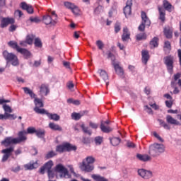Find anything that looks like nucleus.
I'll return each instance as SVG.
<instances>
[{
	"instance_id": "5fc2aeb1",
	"label": "nucleus",
	"mask_w": 181,
	"mask_h": 181,
	"mask_svg": "<svg viewBox=\"0 0 181 181\" xmlns=\"http://www.w3.org/2000/svg\"><path fill=\"white\" fill-rule=\"evenodd\" d=\"M121 30V24L119 23H116L115 25V33H118Z\"/></svg>"
},
{
	"instance_id": "a19ab883",
	"label": "nucleus",
	"mask_w": 181,
	"mask_h": 181,
	"mask_svg": "<svg viewBox=\"0 0 181 181\" xmlns=\"http://www.w3.org/2000/svg\"><path fill=\"white\" fill-rule=\"evenodd\" d=\"M44 167H45V169L47 170V172L49 170H52V168H53V161L52 160H49L44 165Z\"/></svg>"
},
{
	"instance_id": "3c124183",
	"label": "nucleus",
	"mask_w": 181,
	"mask_h": 181,
	"mask_svg": "<svg viewBox=\"0 0 181 181\" xmlns=\"http://www.w3.org/2000/svg\"><path fill=\"white\" fill-rule=\"evenodd\" d=\"M36 128L30 127L27 129V134H36Z\"/></svg>"
},
{
	"instance_id": "72a5a7b5",
	"label": "nucleus",
	"mask_w": 181,
	"mask_h": 181,
	"mask_svg": "<svg viewBox=\"0 0 181 181\" xmlns=\"http://www.w3.org/2000/svg\"><path fill=\"white\" fill-rule=\"evenodd\" d=\"M91 177L95 181H108L107 179H106L105 177H104L100 175L93 174L91 175Z\"/></svg>"
},
{
	"instance_id": "9b49d317",
	"label": "nucleus",
	"mask_w": 181,
	"mask_h": 181,
	"mask_svg": "<svg viewBox=\"0 0 181 181\" xmlns=\"http://www.w3.org/2000/svg\"><path fill=\"white\" fill-rule=\"evenodd\" d=\"M123 12L127 18V16L131 15L132 12V0H127L126 2V6L123 9Z\"/></svg>"
},
{
	"instance_id": "c756f323",
	"label": "nucleus",
	"mask_w": 181,
	"mask_h": 181,
	"mask_svg": "<svg viewBox=\"0 0 181 181\" xmlns=\"http://www.w3.org/2000/svg\"><path fill=\"white\" fill-rule=\"evenodd\" d=\"M100 129L102 132H105V134H108L111 132V131H112V129L111 127L105 126V124H104V122H101L100 124Z\"/></svg>"
},
{
	"instance_id": "a878e982",
	"label": "nucleus",
	"mask_w": 181,
	"mask_h": 181,
	"mask_svg": "<svg viewBox=\"0 0 181 181\" xmlns=\"http://www.w3.org/2000/svg\"><path fill=\"white\" fill-rule=\"evenodd\" d=\"M35 135L37 138H40L41 139H45V136L46 135V132L45 129H38L35 132Z\"/></svg>"
},
{
	"instance_id": "dca6fc26",
	"label": "nucleus",
	"mask_w": 181,
	"mask_h": 181,
	"mask_svg": "<svg viewBox=\"0 0 181 181\" xmlns=\"http://www.w3.org/2000/svg\"><path fill=\"white\" fill-rule=\"evenodd\" d=\"M42 21L45 25H51V26H55L56 23H57L56 21L54 20L52 21V17L49 15L44 16L42 18Z\"/></svg>"
},
{
	"instance_id": "393cba45",
	"label": "nucleus",
	"mask_w": 181,
	"mask_h": 181,
	"mask_svg": "<svg viewBox=\"0 0 181 181\" xmlns=\"http://www.w3.org/2000/svg\"><path fill=\"white\" fill-rule=\"evenodd\" d=\"M115 70L118 76H124V69L118 64L113 63Z\"/></svg>"
},
{
	"instance_id": "e433bc0d",
	"label": "nucleus",
	"mask_w": 181,
	"mask_h": 181,
	"mask_svg": "<svg viewBox=\"0 0 181 181\" xmlns=\"http://www.w3.org/2000/svg\"><path fill=\"white\" fill-rule=\"evenodd\" d=\"M83 115H84L83 114H80V113H77V112H73L71 115V119H74V121H78L81 117H83Z\"/></svg>"
},
{
	"instance_id": "c9c22d12",
	"label": "nucleus",
	"mask_w": 181,
	"mask_h": 181,
	"mask_svg": "<svg viewBox=\"0 0 181 181\" xmlns=\"http://www.w3.org/2000/svg\"><path fill=\"white\" fill-rule=\"evenodd\" d=\"M119 142H121V139L119 137H113L110 139V143L113 146H117L119 145Z\"/></svg>"
},
{
	"instance_id": "6e6d98bb",
	"label": "nucleus",
	"mask_w": 181,
	"mask_h": 181,
	"mask_svg": "<svg viewBox=\"0 0 181 181\" xmlns=\"http://www.w3.org/2000/svg\"><path fill=\"white\" fill-rule=\"evenodd\" d=\"M171 87H174L175 88V89L173 90V93L174 94H179V88H177L176 87V84L175 83V82H173V81L171 82Z\"/></svg>"
},
{
	"instance_id": "a18cd8bd",
	"label": "nucleus",
	"mask_w": 181,
	"mask_h": 181,
	"mask_svg": "<svg viewBox=\"0 0 181 181\" xmlns=\"http://www.w3.org/2000/svg\"><path fill=\"white\" fill-rule=\"evenodd\" d=\"M64 5L67 8V9H71V11L72 10L73 8H74V6H76L74 4L70 3L69 1L64 2Z\"/></svg>"
},
{
	"instance_id": "9d476101",
	"label": "nucleus",
	"mask_w": 181,
	"mask_h": 181,
	"mask_svg": "<svg viewBox=\"0 0 181 181\" xmlns=\"http://www.w3.org/2000/svg\"><path fill=\"white\" fill-rule=\"evenodd\" d=\"M15 23V19L12 18H3L1 21L0 27L4 29L6 28L8 25H13Z\"/></svg>"
},
{
	"instance_id": "5701e85b",
	"label": "nucleus",
	"mask_w": 181,
	"mask_h": 181,
	"mask_svg": "<svg viewBox=\"0 0 181 181\" xmlns=\"http://www.w3.org/2000/svg\"><path fill=\"white\" fill-rule=\"evenodd\" d=\"M49 128H50V129H52V131H63V128H62L60 125L55 124L54 122L49 123Z\"/></svg>"
},
{
	"instance_id": "8fccbe9b",
	"label": "nucleus",
	"mask_w": 181,
	"mask_h": 181,
	"mask_svg": "<svg viewBox=\"0 0 181 181\" xmlns=\"http://www.w3.org/2000/svg\"><path fill=\"white\" fill-rule=\"evenodd\" d=\"M96 45L100 50H103L104 49V43L103 41L98 40L96 41Z\"/></svg>"
},
{
	"instance_id": "f03ea898",
	"label": "nucleus",
	"mask_w": 181,
	"mask_h": 181,
	"mask_svg": "<svg viewBox=\"0 0 181 181\" xmlns=\"http://www.w3.org/2000/svg\"><path fill=\"white\" fill-rule=\"evenodd\" d=\"M163 152H165V145L162 144L154 143L149 147L148 153L152 158H158Z\"/></svg>"
},
{
	"instance_id": "ddd939ff",
	"label": "nucleus",
	"mask_w": 181,
	"mask_h": 181,
	"mask_svg": "<svg viewBox=\"0 0 181 181\" xmlns=\"http://www.w3.org/2000/svg\"><path fill=\"white\" fill-rule=\"evenodd\" d=\"M80 168L81 170H83L84 172H91L92 170H94V165H93V164H88L86 163V161L82 162Z\"/></svg>"
},
{
	"instance_id": "680f3d73",
	"label": "nucleus",
	"mask_w": 181,
	"mask_h": 181,
	"mask_svg": "<svg viewBox=\"0 0 181 181\" xmlns=\"http://www.w3.org/2000/svg\"><path fill=\"white\" fill-rule=\"evenodd\" d=\"M18 26H16V25L11 24V25L8 28V30L9 32H15Z\"/></svg>"
},
{
	"instance_id": "6ab92c4d",
	"label": "nucleus",
	"mask_w": 181,
	"mask_h": 181,
	"mask_svg": "<svg viewBox=\"0 0 181 181\" xmlns=\"http://www.w3.org/2000/svg\"><path fill=\"white\" fill-rule=\"evenodd\" d=\"M98 73H99L100 77L104 80V81L106 83V87H108L109 83H108V74L107 72L103 69H99L98 71Z\"/></svg>"
},
{
	"instance_id": "79ce46f5",
	"label": "nucleus",
	"mask_w": 181,
	"mask_h": 181,
	"mask_svg": "<svg viewBox=\"0 0 181 181\" xmlns=\"http://www.w3.org/2000/svg\"><path fill=\"white\" fill-rule=\"evenodd\" d=\"M81 128L82 129V131L85 134H88V135H91V134H92L91 130H89L88 127H86V125L84 124H82L81 125Z\"/></svg>"
},
{
	"instance_id": "58836bf2",
	"label": "nucleus",
	"mask_w": 181,
	"mask_h": 181,
	"mask_svg": "<svg viewBox=\"0 0 181 181\" xmlns=\"http://www.w3.org/2000/svg\"><path fill=\"white\" fill-rule=\"evenodd\" d=\"M159 39L157 37H154L151 41L150 42L151 46H153V47H158L159 45Z\"/></svg>"
},
{
	"instance_id": "412c9836",
	"label": "nucleus",
	"mask_w": 181,
	"mask_h": 181,
	"mask_svg": "<svg viewBox=\"0 0 181 181\" xmlns=\"http://www.w3.org/2000/svg\"><path fill=\"white\" fill-rule=\"evenodd\" d=\"M136 158L141 162H148V160H151V156L146 154H137Z\"/></svg>"
},
{
	"instance_id": "2f4dec72",
	"label": "nucleus",
	"mask_w": 181,
	"mask_h": 181,
	"mask_svg": "<svg viewBox=\"0 0 181 181\" xmlns=\"http://www.w3.org/2000/svg\"><path fill=\"white\" fill-rule=\"evenodd\" d=\"M164 35L167 39H172V36H173V30L170 28H165Z\"/></svg>"
},
{
	"instance_id": "37998d69",
	"label": "nucleus",
	"mask_w": 181,
	"mask_h": 181,
	"mask_svg": "<svg viewBox=\"0 0 181 181\" xmlns=\"http://www.w3.org/2000/svg\"><path fill=\"white\" fill-rule=\"evenodd\" d=\"M29 21L30 22H32L34 23H40V22H42V20H40L39 17H30Z\"/></svg>"
},
{
	"instance_id": "774afa93",
	"label": "nucleus",
	"mask_w": 181,
	"mask_h": 181,
	"mask_svg": "<svg viewBox=\"0 0 181 181\" xmlns=\"http://www.w3.org/2000/svg\"><path fill=\"white\" fill-rule=\"evenodd\" d=\"M177 53H178V59H179L180 64L181 66V49H178Z\"/></svg>"
},
{
	"instance_id": "7c9ffc66",
	"label": "nucleus",
	"mask_w": 181,
	"mask_h": 181,
	"mask_svg": "<svg viewBox=\"0 0 181 181\" xmlns=\"http://www.w3.org/2000/svg\"><path fill=\"white\" fill-rule=\"evenodd\" d=\"M35 37V36L33 34L28 35L25 37V42L27 45H33V40L35 41L36 39Z\"/></svg>"
},
{
	"instance_id": "338daca9",
	"label": "nucleus",
	"mask_w": 181,
	"mask_h": 181,
	"mask_svg": "<svg viewBox=\"0 0 181 181\" xmlns=\"http://www.w3.org/2000/svg\"><path fill=\"white\" fill-rule=\"evenodd\" d=\"M127 148H135V144L133 142L127 141Z\"/></svg>"
},
{
	"instance_id": "e2e57ef3",
	"label": "nucleus",
	"mask_w": 181,
	"mask_h": 181,
	"mask_svg": "<svg viewBox=\"0 0 181 181\" xmlns=\"http://www.w3.org/2000/svg\"><path fill=\"white\" fill-rule=\"evenodd\" d=\"M153 135L155 138H156L158 141H160V142H163V139H162V137H160V136L158 134V133L154 132Z\"/></svg>"
},
{
	"instance_id": "de8ad7c7",
	"label": "nucleus",
	"mask_w": 181,
	"mask_h": 181,
	"mask_svg": "<svg viewBox=\"0 0 181 181\" xmlns=\"http://www.w3.org/2000/svg\"><path fill=\"white\" fill-rule=\"evenodd\" d=\"M95 159H94L93 157L92 156H89L86 158V163L90 164V165H93V162H95Z\"/></svg>"
},
{
	"instance_id": "4be33fe9",
	"label": "nucleus",
	"mask_w": 181,
	"mask_h": 181,
	"mask_svg": "<svg viewBox=\"0 0 181 181\" xmlns=\"http://www.w3.org/2000/svg\"><path fill=\"white\" fill-rule=\"evenodd\" d=\"M141 56H142V62L144 64H146L148 63V60H149V52L147 50H143L141 52Z\"/></svg>"
},
{
	"instance_id": "0eeeda50",
	"label": "nucleus",
	"mask_w": 181,
	"mask_h": 181,
	"mask_svg": "<svg viewBox=\"0 0 181 181\" xmlns=\"http://www.w3.org/2000/svg\"><path fill=\"white\" fill-rule=\"evenodd\" d=\"M163 60L168 73H170V74H173V57L172 55H168L164 57Z\"/></svg>"
},
{
	"instance_id": "c03bdc74",
	"label": "nucleus",
	"mask_w": 181,
	"mask_h": 181,
	"mask_svg": "<svg viewBox=\"0 0 181 181\" xmlns=\"http://www.w3.org/2000/svg\"><path fill=\"white\" fill-rule=\"evenodd\" d=\"M103 136H98L95 138V144L96 145H101V144H103Z\"/></svg>"
},
{
	"instance_id": "c85d7f7f",
	"label": "nucleus",
	"mask_w": 181,
	"mask_h": 181,
	"mask_svg": "<svg viewBox=\"0 0 181 181\" xmlns=\"http://www.w3.org/2000/svg\"><path fill=\"white\" fill-rule=\"evenodd\" d=\"M23 90L25 94H28L31 98H34V99L37 98L36 94H35L33 93V91H32V90H30L29 88L24 87V88H23Z\"/></svg>"
},
{
	"instance_id": "052dcab7",
	"label": "nucleus",
	"mask_w": 181,
	"mask_h": 181,
	"mask_svg": "<svg viewBox=\"0 0 181 181\" xmlns=\"http://www.w3.org/2000/svg\"><path fill=\"white\" fill-rule=\"evenodd\" d=\"M71 11L73 12V13H74V15H78V12L80 11L78 10V7H77L76 6H74Z\"/></svg>"
},
{
	"instance_id": "423d86ee",
	"label": "nucleus",
	"mask_w": 181,
	"mask_h": 181,
	"mask_svg": "<svg viewBox=\"0 0 181 181\" xmlns=\"http://www.w3.org/2000/svg\"><path fill=\"white\" fill-rule=\"evenodd\" d=\"M54 172H57L58 173H61V177H65V179H70L71 175L69 173V170L66 168L63 165L58 164L54 168Z\"/></svg>"
},
{
	"instance_id": "f704fd0d",
	"label": "nucleus",
	"mask_w": 181,
	"mask_h": 181,
	"mask_svg": "<svg viewBox=\"0 0 181 181\" xmlns=\"http://www.w3.org/2000/svg\"><path fill=\"white\" fill-rule=\"evenodd\" d=\"M8 46H10V47H11L12 49H14L18 52H19V50L21 49V47H19V45H18V42L15 41L8 42Z\"/></svg>"
},
{
	"instance_id": "a211bd4d",
	"label": "nucleus",
	"mask_w": 181,
	"mask_h": 181,
	"mask_svg": "<svg viewBox=\"0 0 181 181\" xmlns=\"http://www.w3.org/2000/svg\"><path fill=\"white\" fill-rule=\"evenodd\" d=\"M166 121L168 124H170L171 125H178L180 126V122L177 121L175 118H173L171 115H168L166 116Z\"/></svg>"
},
{
	"instance_id": "bf43d9fd",
	"label": "nucleus",
	"mask_w": 181,
	"mask_h": 181,
	"mask_svg": "<svg viewBox=\"0 0 181 181\" xmlns=\"http://www.w3.org/2000/svg\"><path fill=\"white\" fill-rule=\"evenodd\" d=\"M165 105L168 108H172V105H173V102L172 100H166Z\"/></svg>"
},
{
	"instance_id": "20e7f679",
	"label": "nucleus",
	"mask_w": 181,
	"mask_h": 181,
	"mask_svg": "<svg viewBox=\"0 0 181 181\" xmlns=\"http://www.w3.org/2000/svg\"><path fill=\"white\" fill-rule=\"evenodd\" d=\"M77 147L76 146H73L69 143H64L61 145H58L56 147V152H59V153H63V152H70L71 151H76Z\"/></svg>"
},
{
	"instance_id": "4468645a",
	"label": "nucleus",
	"mask_w": 181,
	"mask_h": 181,
	"mask_svg": "<svg viewBox=\"0 0 181 181\" xmlns=\"http://www.w3.org/2000/svg\"><path fill=\"white\" fill-rule=\"evenodd\" d=\"M50 93V90L49 89V85L42 83L40 86V95H47Z\"/></svg>"
},
{
	"instance_id": "ea45409f",
	"label": "nucleus",
	"mask_w": 181,
	"mask_h": 181,
	"mask_svg": "<svg viewBox=\"0 0 181 181\" xmlns=\"http://www.w3.org/2000/svg\"><path fill=\"white\" fill-rule=\"evenodd\" d=\"M34 45L35 47H38L40 49H41V47H42L43 46V44L42 43V40L39 37H37L34 40Z\"/></svg>"
},
{
	"instance_id": "2eb2a0df",
	"label": "nucleus",
	"mask_w": 181,
	"mask_h": 181,
	"mask_svg": "<svg viewBox=\"0 0 181 181\" xmlns=\"http://www.w3.org/2000/svg\"><path fill=\"white\" fill-rule=\"evenodd\" d=\"M20 8L23 11H26L28 13H33V7L30 4H26V2H21L20 4Z\"/></svg>"
},
{
	"instance_id": "69168bd1",
	"label": "nucleus",
	"mask_w": 181,
	"mask_h": 181,
	"mask_svg": "<svg viewBox=\"0 0 181 181\" xmlns=\"http://www.w3.org/2000/svg\"><path fill=\"white\" fill-rule=\"evenodd\" d=\"M180 77H181L180 73H177V74H174V81H177V80H179V78H180Z\"/></svg>"
},
{
	"instance_id": "39448f33",
	"label": "nucleus",
	"mask_w": 181,
	"mask_h": 181,
	"mask_svg": "<svg viewBox=\"0 0 181 181\" xmlns=\"http://www.w3.org/2000/svg\"><path fill=\"white\" fill-rule=\"evenodd\" d=\"M141 23L139 25L138 30L139 32H145V26H151V20L148 18L146 13L145 11H141Z\"/></svg>"
},
{
	"instance_id": "473e14b6",
	"label": "nucleus",
	"mask_w": 181,
	"mask_h": 181,
	"mask_svg": "<svg viewBox=\"0 0 181 181\" xmlns=\"http://www.w3.org/2000/svg\"><path fill=\"white\" fill-rule=\"evenodd\" d=\"M158 11H159V19L161 21V22H165V15L166 13H165V10L162 7H158Z\"/></svg>"
},
{
	"instance_id": "f3484780",
	"label": "nucleus",
	"mask_w": 181,
	"mask_h": 181,
	"mask_svg": "<svg viewBox=\"0 0 181 181\" xmlns=\"http://www.w3.org/2000/svg\"><path fill=\"white\" fill-rule=\"evenodd\" d=\"M131 39V33L128 30V28L124 27L123 28V34L122 35V42H127V40Z\"/></svg>"
},
{
	"instance_id": "7ed1b4c3",
	"label": "nucleus",
	"mask_w": 181,
	"mask_h": 181,
	"mask_svg": "<svg viewBox=\"0 0 181 181\" xmlns=\"http://www.w3.org/2000/svg\"><path fill=\"white\" fill-rule=\"evenodd\" d=\"M3 57L8 63L11 62L12 66H19V59L13 53H9L5 50L3 52Z\"/></svg>"
},
{
	"instance_id": "864d4df0",
	"label": "nucleus",
	"mask_w": 181,
	"mask_h": 181,
	"mask_svg": "<svg viewBox=\"0 0 181 181\" xmlns=\"http://www.w3.org/2000/svg\"><path fill=\"white\" fill-rule=\"evenodd\" d=\"M170 50L171 46H170V42L169 41H165L164 43V50Z\"/></svg>"
},
{
	"instance_id": "0e129e2a",
	"label": "nucleus",
	"mask_w": 181,
	"mask_h": 181,
	"mask_svg": "<svg viewBox=\"0 0 181 181\" xmlns=\"http://www.w3.org/2000/svg\"><path fill=\"white\" fill-rule=\"evenodd\" d=\"M89 126L91 127L93 129H97V128H98V124H97L93 122H90L89 123Z\"/></svg>"
},
{
	"instance_id": "6e6552de",
	"label": "nucleus",
	"mask_w": 181,
	"mask_h": 181,
	"mask_svg": "<svg viewBox=\"0 0 181 181\" xmlns=\"http://www.w3.org/2000/svg\"><path fill=\"white\" fill-rule=\"evenodd\" d=\"M34 104L35 105V107H34V111L37 114H45V112H46V110L40 109V108H42V107H44L43 102H42V100H40L37 98H35L34 99Z\"/></svg>"
},
{
	"instance_id": "cd10ccee",
	"label": "nucleus",
	"mask_w": 181,
	"mask_h": 181,
	"mask_svg": "<svg viewBox=\"0 0 181 181\" xmlns=\"http://www.w3.org/2000/svg\"><path fill=\"white\" fill-rule=\"evenodd\" d=\"M163 6L168 12H172V4L168 1V0H163Z\"/></svg>"
},
{
	"instance_id": "f257e3e1",
	"label": "nucleus",
	"mask_w": 181,
	"mask_h": 181,
	"mask_svg": "<svg viewBox=\"0 0 181 181\" xmlns=\"http://www.w3.org/2000/svg\"><path fill=\"white\" fill-rule=\"evenodd\" d=\"M26 131H21L18 132V137L13 138L12 136L6 137L1 141L2 145L5 146H9V145H16L21 144V142H25L28 138L26 137Z\"/></svg>"
},
{
	"instance_id": "49530a36",
	"label": "nucleus",
	"mask_w": 181,
	"mask_h": 181,
	"mask_svg": "<svg viewBox=\"0 0 181 181\" xmlns=\"http://www.w3.org/2000/svg\"><path fill=\"white\" fill-rule=\"evenodd\" d=\"M56 155H57V153H56V152L51 151H49L48 153L46 155V158H47V159H50V158H53L54 156H56Z\"/></svg>"
},
{
	"instance_id": "09e8293b",
	"label": "nucleus",
	"mask_w": 181,
	"mask_h": 181,
	"mask_svg": "<svg viewBox=\"0 0 181 181\" xmlns=\"http://www.w3.org/2000/svg\"><path fill=\"white\" fill-rule=\"evenodd\" d=\"M24 168L25 170H33V169L35 168V165L34 164H25L24 165Z\"/></svg>"
},
{
	"instance_id": "1a4fd4ad",
	"label": "nucleus",
	"mask_w": 181,
	"mask_h": 181,
	"mask_svg": "<svg viewBox=\"0 0 181 181\" xmlns=\"http://www.w3.org/2000/svg\"><path fill=\"white\" fill-rule=\"evenodd\" d=\"M14 148L13 147H9L8 148H6L2 150V153H4L3 158L1 161L2 162H6L8 159H9V156L12 155V152H13Z\"/></svg>"
},
{
	"instance_id": "f8f14e48",
	"label": "nucleus",
	"mask_w": 181,
	"mask_h": 181,
	"mask_svg": "<svg viewBox=\"0 0 181 181\" xmlns=\"http://www.w3.org/2000/svg\"><path fill=\"white\" fill-rule=\"evenodd\" d=\"M139 176L142 177L143 179H151L152 177V172L148 171L145 169H140L138 170Z\"/></svg>"
},
{
	"instance_id": "b1692460",
	"label": "nucleus",
	"mask_w": 181,
	"mask_h": 181,
	"mask_svg": "<svg viewBox=\"0 0 181 181\" xmlns=\"http://www.w3.org/2000/svg\"><path fill=\"white\" fill-rule=\"evenodd\" d=\"M18 53H21V54H23L25 59H29L30 58V56H32V54L30 53V52H29V50L25 48H21L19 50Z\"/></svg>"
},
{
	"instance_id": "4c0bfd02",
	"label": "nucleus",
	"mask_w": 181,
	"mask_h": 181,
	"mask_svg": "<svg viewBox=\"0 0 181 181\" xmlns=\"http://www.w3.org/2000/svg\"><path fill=\"white\" fill-rule=\"evenodd\" d=\"M146 33H139L136 35V40H146Z\"/></svg>"
},
{
	"instance_id": "aec40b11",
	"label": "nucleus",
	"mask_w": 181,
	"mask_h": 181,
	"mask_svg": "<svg viewBox=\"0 0 181 181\" xmlns=\"http://www.w3.org/2000/svg\"><path fill=\"white\" fill-rule=\"evenodd\" d=\"M47 117H48L49 119H52V121H59L60 119V116L56 113H49L47 110L44 113Z\"/></svg>"
},
{
	"instance_id": "bb28decb",
	"label": "nucleus",
	"mask_w": 181,
	"mask_h": 181,
	"mask_svg": "<svg viewBox=\"0 0 181 181\" xmlns=\"http://www.w3.org/2000/svg\"><path fill=\"white\" fill-rule=\"evenodd\" d=\"M15 119L16 116L15 115H11L9 113H4V115H0V119Z\"/></svg>"
},
{
	"instance_id": "603ef678",
	"label": "nucleus",
	"mask_w": 181,
	"mask_h": 181,
	"mask_svg": "<svg viewBox=\"0 0 181 181\" xmlns=\"http://www.w3.org/2000/svg\"><path fill=\"white\" fill-rule=\"evenodd\" d=\"M3 107L6 114H8V112H12V109L9 107V105H3Z\"/></svg>"
},
{
	"instance_id": "4d7b16f0",
	"label": "nucleus",
	"mask_w": 181,
	"mask_h": 181,
	"mask_svg": "<svg viewBox=\"0 0 181 181\" xmlns=\"http://www.w3.org/2000/svg\"><path fill=\"white\" fill-rule=\"evenodd\" d=\"M49 179H53L54 177V171L49 170L47 171Z\"/></svg>"
},
{
	"instance_id": "13d9d810",
	"label": "nucleus",
	"mask_w": 181,
	"mask_h": 181,
	"mask_svg": "<svg viewBox=\"0 0 181 181\" xmlns=\"http://www.w3.org/2000/svg\"><path fill=\"white\" fill-rule=\"evenodd\" d=\"M144 110L148 112V114H153V111H152V108L149 107L148 105L144 106Z\"/></svg>"
}]
</instances>
